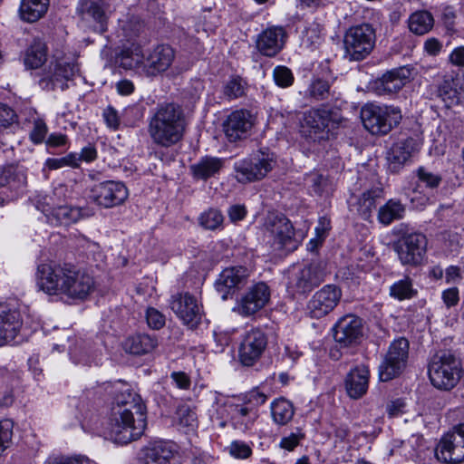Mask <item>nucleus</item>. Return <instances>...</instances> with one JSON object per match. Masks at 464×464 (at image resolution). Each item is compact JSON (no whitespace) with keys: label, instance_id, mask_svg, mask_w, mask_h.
<instances>
[{"label":"nucleus","instance_id":"1","mask_svg":"<svg viewBox=\"0 0 464 464\" xmlns=\"http://www.w3.org/2000/svg\"><path fill=\"white\" fill-rule=\"evenodd\" d=\"M36 281L45 294L71 300H84L95 285L89 273L71 265L41 264L37 267Z\"/></svg>","mask_w":464,"mask_h":464},{"label":"nucleus","instance_id":"2","mask_svg":"<svg viewBox=\"0 0 464 464\" xmlns=\"http://www.w3.org/2000/svg\"><path fill=\"white\" fill-rule=\"evenodd\" d=\"M186 127L184 111L174 102L159 104L148 121L149 136L160 148H169L182 140Z\"/></svg>","mask_w":464,"mask_h":464},{"label":"nucleus","instance_id":"3","mask_svg":"<svg viewBox=\"0 0 464 464\" xmlns=\"http://www.w3.org/2000/svg\"><path fill=\"white\" fill-rule=\"evenodd\" d=\"M121 407H112L108 426L111 440L119 444H127L140 439L147 427L146 406L140 395Z\"/></svg>","mask_w":464,"mask_h":464},{"label":"nucleus","instance_id":"4","mask_svg":"<svg viewBox=\"0 0 464 464\" xmlns=\"http://www.w3.org/2000/svg\"><path fill=\"white\" fill-rule=\"evenodd\" d=\"M428 374L431 384L442 391H450L462 375L460 360L449 350L436 353L430 359Z\"/></svg>","mask_w":464,"mask_h":464},{"label":"nucleus","instance_id":"5","mask_svg":"<svg viewBox=\"0 0 464 464\" xmlns=\"http://www.w3.org/2000/svg\"><path fill=\"white\" fill-rule=\"evenodd\" d=\"M376 34L373 26L367 23L353 25L343 36L345 57L350 61H362L373 50Z\"/></svg>","mask_w":464,"mask_h":464},{"label":"nucleus","instance_id":"6","mask_svg":"<svg viewBox=\"0 0 464 464\" xmlns=\"http://www.w3.org/2000/svg\"><path fill=\"white\" fill-rule=\"evenodd\" d=\"M364 128L373 135H384L401 120V111L392 106L366 104L361 111Z\"/></svg>","mask_w":464,"mask_h":464},{"label":"nucleus","instance_id":"7","mask_svg":"<svg viewBox=\"0 0 464 464\" xmlns=\"http://www.w3.org/2000/svg\"><path fill=\"white\" fill-rule=\"evenodd\" d=\"M325 273L319 262L293 266L288 272L287 291L293 296L305 295L324 281Z\"/></svg>","mask_w":464,"mask_h":464},{"label":"nucleus","instance_id":"8","mask_svg":"<svg viewBox=\"0 0 464 464\" xmlns=\"http://www.w3.org/2000/svg\"><path fill=\"white\" fill-rule=\"evenodd\" d=\"M265 227L273 239L275 249L292 252L298 247L295 228L285 215L269 214L266 218Z\"/></svg>","mask_w":464,"mask_h":464},{"label":"nucleus","instance_id":"9","mask_svg":"<svg viewBox=\"0 0 464 464\" xmlns=\"http://www.w3.org/2000/svg\"><path fill=\"white\" fill-rule=\"evenodd\" d=\"M437 459L445 464L464 461V424L454 426L440 440L435 449Z\"/></svg>","mask_w":464,"mask_h":464},{"label":"nucleus","instance_id":"10","mask_svg":"<svg viewBox=\"0 0 464 464\" xmlns=\"http://www.w3.org/2000/svg\"><path fill=\"white\" fill-rule=\"evenodd\" d=\"M392 247L402 265L418 266L426 253L427 238L422 233L406 230Z\"/></svg>","mask_w":464,"mask_h":464},{"label":"nucleus","instance_id":"11","mask_svg":"<svg viewBox=\"0 0 464 464\" xmlns=\"http://www.w3.org/2000/svg\"><path fill=\"white\" fill-rule=\"evenodd\" d=\"M409 347V341L403 337L394 340L390 344L379 367V378L382 382H389L401 373L407 364Z\"/></svg>","mask_w":464,"mask_h":464},{"label":"nucleus","instance_id":"12","mask_svg":"<svg viewBox=\"0 0 464 464\" xmlns=\"http://www.w3.org/2000/svg\"><path fill=\"white\" fill-rule=\"evenodd\" d=\"M76 14L85 26L94 32L103 34L107 31L111 10L105 0H80L76 7Z\"/></svg>","mask_w":464,"mask_h":464},{"label":"nucleus","instance_id":"13","mask_svg":"<svg viewBox=\"0 0 464 464\" xmlns=\"http://www.w3.org/2000/svg\"><path fill=\"white\" fill-rule=\"evenodd\" d=\"M273 158L264 151H258L248 158L235 162L237 179L240 182H251L263 179L274 167Z\"/></svg>","mask_w":464,"mask_h":464},{"label":"nucleus","instance_id":"14","mask_svg":"<svg viewBox=\"0 0 464 464\" xmlns=\"http://www.w3.org/2000/svg\"><path fill=\"white\" fill-rule=\"evenodd\" d=\"M129 197V190L121 181L106 180L94 184L90 190L92 202L103 208L122 205Z\"/></svg>","mask_w":464,"mask_h":464},{"label":"nucleus","instance_id":"15","mask_svg":"<svg viewBox=\"0 0 464 464\" xmlns=\"http://www.w3.org/2000/svg\"><path fill=\"white\" fill-rule=\"evenodd\" d=\"M421 147L422 139L418 135L399 138L387 153L389 169L398 172L420 152Z\"/></svg>","mask_w":464,"mask_h":464},{"label":"nucleus","instance_id":"16","mask_svg":"<svg viewBox=\"0 0 464 464\" xmlns=\"http://www.w3.org/2000/svg\"><path fill=\"white\" fill-rule=\"evenodd\" d=\"M79 72L80 67L75 58H63L55 63L50 74L42 78L39 83L46 91H63L68 87L67 82L72 81Z\"/></svg>","mask_w":464,"mask_h":464},{"label":"nucleus","instance_id":"17","mask_svg":"<svg viewBox=\"0 0 464 464\" xmlns=\"http://www.w3.org/2000/svg\"><path fill=\"white\" fill-rule=\"evenodd\" d=\"M170 308L189 328H196L201 322L203 310L195 296L188 292L171 296Z\"/></svg>","mask_w":464,"mask_h":464},{"label":"nucleus","instance_id":"18","mask_svg":"<svg viewBox=\"0 0 464 464\" xmlns=\"http://www.w3.org/2000/svg\"><path fill=\"white\" fill-rule=\"evenodd\" d=\"M267 346L266 334L258 328H253L244 334L239 349V362L244 366H253L262 356Z\"/></svg>","mask_w":464,"mask_h":464},{"label":"nucleus","instance_id":"19","mask_svg":"<svg viewBox=\"0 0 464 464\" xmlns=\"http://www.w3.org/2000/svg\"><path fill=\"white\" fill-rule=\"evenodd\" d=\"M342 290L335 285H326L316 291L307 304V311L313 318H322L339 304Z\"/></svg>","mask_w":464,"mask_h":464},{"label":"nucleus","instance_id":"20","mask_svg":"<svg viewBox=\"0 0 464 464\" xmlns=\"http://www.w3.org/2000/svg\"><path fill=\"white\" fill-rule=\"evenodd\" d=\"M362 320L354 314L341 317L333 328L334 339L341 347L358 344L362 337Z\"/></svg>","mask_w":464,"mask_h":464},{"label":"nucleus","instance_id":"21","mask_svg":"<svg viewBox=\"0 0 464 464\" xmlns=\"http://www.w3.org/2000/svg\"><path fill=\"white\" fill-rule=\"evenodd\" d=\"M270 299V289L266 284L260 282L251 286L237 301L234 311L247 317L260 311Z\"/></svg>","mask_w":464,"mask_h":464},{"label":"nucleus","instance_id":"22","mask_svg":"<svg viewBox=\"0 0 464 464\" xmlns=\"http://www.w3.org/2000/svg\"><path fill=\"white\" fill-rule=\"evenodd\" d=\"M331 111L324 108H312L305 111L302 120V131L314 141L328 137Z\"/></svg>","mask_w":464,"mask_h":464},{"label":"nucleus","instance_id":"23","mask_svg":"<svg viewBox=\"0 0 464 464\" xmlns=\"http://www.w3.org/2000/svg\"><path fill=\"white\" fill-rule=\"evenodd\" d=\"M217 411L218 414L221 415V418H224L225 412H227V417L232 421L234 427L242 430H249L258 418L257 409L249 406L246 402L233 403L227 401Z\"/></svg>","mask_w":464,"mask_h":464},{"label":"nucleus","instance_id":"24","mask_svg":"<svg viewBox=\"0 0 464 464\" xmlns=\"http://www.w3.org/2000/svg\"><path fill=\"white\" fill-rule=\"evenodd\" d=\"M286 39L287 33L283 26H269L257 35L256 47L262 55L275 57L284 48Z\"/></svg>","mask_w":464,"mask_h":464},{"label":"nucleus","instance_id":"25","mask_svg":"<svg viewBox=\"0 0 464 464\" xmlns=\"http://www.w3.org/2000/svg\"><path fill=\"white\" fill-rule=\"evenodd\" d=\"M175 58L174 50L168 44L156 46L141 63L142 72L149 77L167 71Z\"/></svg>","mask_w":464,"mask_h":464},{"label":"nucleus","instance_id":"26","mask_svg":"<svg viewBox=\"0 0 464 464\" xmlns=\"http://www.w3.org/2000/svg\"><path fill=\"white\" fill-rule=\"evenodd\" d=\"M254 125L253 115L247 110H237L232 111L223 124L224 132L229 141L246 138Z\"/></svg>","mask_w":464,"mask_h":464},{"label":"nucleus","instance_id":"27","mask_svg":"<svg viewBox=\"0 0 464 464\" xmlns=\"http://www.w3.org/2000/svg\"><path fill=\"white\" fill-rule=\"evenodd\" d=\"M248 277V270L244 266H232L224 269L216 281L217 291L221 295V298L226 300L229 295L235 292V289L240 288L246 285Z\"/></svg>","mask_w":464,"mask_h":464},{"label":"nucleus","instance_id":"28","mask_svg":"<svg viewBox=\"0 0 464 464\" xmlns=\"http://www.w3.org/2000/svg\"><path fill=\"white\" fill-rule=\"evenodd\" d=\"M23 322L20 313L0 303V346L10 343L21 330Z\"/></svg>","mask_w":464,"mask_h":464},{"label":"nucleus","instance_id":"29","mask_svg":"<svg viewBox=\"0 0 464 464\" xmlns=\"http://www.w3.org/2000/svg\"><path fill=\"white\" fill-rule=\"evenodd\" d=\"M410 76L411 71L406 67L392 69L375 80L372 88L379 95L392 94L406 84Z\"/></svg>","mask_w":464,"mask_h":464},{"label":"nucleus","instance_id":"30","mask_svg":"<svg viewBox=\"0 0 464 464\" xmlns=\"http://www.w3.org/2000/svg\"><path fill=\"white\" fill-rule=\"evenodd\" d=\"M370 372L366 365L360 364L353 368L346 376L345 388L353 399L362 397L369 386Z\"/></svg>","mask_w":464,"mask_h":464},{"label":"nucleus","instance_id":"31","mask_svg":"<svg viewBox=\"0 0 464 464\" xmlns=\"http://www.w3.org/2000/svg\"><path fill=\"white\" fill-rule=\"evenodd\" d=\"M142 452L143 464H171L174 457L171 445L163 440L150 441Z\"/></svg>","mask_w":464,"mask_h":464},{"label":"nucleus","instance_id":"32","mask_svg":"<svg viewBox=\"0 0 464 464\" xmlns=\"http://www.w3.org/2000/svg\"><path fill=\"white\" fill-rule=\"evenodd\" d=\"M334 80L329 81L323 77L314 76L306 90L304 97L312 102H323L335 97V91L333 90Z\"/></svg>","mask_w":464,"mask_h":464},{"label":"nucleus","instance_id":"33","mask_svg":"<svg viewBox=\"0 0 464 464\" xmlns=\"http://www.w3.org/2000/svg\"><path fill=\"white\" fill-rule=\"evenodd\" d=\"M158 346V339L155 335L138 334L128 337L123 344L127 353L135 355L146 354L152 352Z\"/></svg>","mask_w":464,"mask_h":464},{"label":"nucleus","instance_id":"34","mask_svg":"<svg viewBox=\"0 0 464 464\" xmlns=\"http://www.w3.org/2000/svg\"><path fill=\"white\" fill-rule=\"evenodd\" d=\"M383 197V190L381 188H372L364 191L353 207L364 220H369L373 210L376 208L377 200Z\"/></svg>","mask_w":464,"mask_h":464},{"label":"nucleus","instance_id":"35","mask_svg":"<svg viewBox=\"0 0 464 464\" xmlns=\"http://www.w3.org/2000/svg\"><path fill=\"white\" fill-rule=\"evenodd\" d=\"M224 166L223 160L216 157H204L190 167L193 177L207 180L218 174Z\"/></svg>","mask_w":464,"mask_h":464},{"label":"nucleus","instance_id":"36","mask_svg":"<svg viewBox=\"0 0 464 464\" xmlns=\"http://www.w3.org/2000/svg\"><path fill=\"white\" fill-rule=\"evenodd\" d=\"M50 0H22L20 17L28 23L38 21L47 12Z\"/></svg>","mask_w":464,"mask_h":464},{"label":"nucleus","instance_id":"37","mask_svg":"<svg viewBox=\"0 0 464 464\" xmlns=\"http://www.w3.org/2000/svg\"><path fill=\"white\" fill-rule=\"evenodd\" d=\"M405 212L406 208L401 200L392 198L380 207L377 218L381 224L388 226L395 220L403 218Z\"/></svg>","mask_w":464,"mask_h":464},{"label":"nucleus","instance_id":"38","mask_svg":"<svg viewBox=\"0 0 464 464\" xmlns=\"http://www.w3.org/2000/svg\"><path fill=\"white\" fill-rule=\"evenodd\" d=\"M26 183V169L22 166H8L0 170V187L8 185L11 188L18 189Z\"/></svg>","mask_w":464,"mask_h":464},{"label":"nucleus","instance_id":"39","mask_svg":"<svg viewBox=\"0 0 464 464\" xmlns=\"http://www.w3.org/2000/svg\"><path fill=\"white\" fill-rule=\"evenodd\" d=\"M459 81L458 78L445 76L438 85L437 94L448 107L459 102Z\"/></svg>","mask_w":464,"mask_h":464},{"label":"nucleus","instance_id":"40","mask_svg":"<svg viewBox=\"0 0 464 464\" xmlns=\"http://www.w3.org/2000/svg\"><path fill=\"white\" fill-rule=\"evenodd\" d=\"M434 25L432 14L426 10L411 14L408 19V26L411 33L417 35L428 34Z\"/></svg>","mask_w":464,"mask_h":464},{"label":"nucleus","instance_id":"41","mask_svg":"<svg viewBox=\"0 0 464 464\" xmlns=\"http://www.w3.org/2000/svg\"><path fill=\"white\" fill-rule=\"evenodd\" d=\"M82 217V210L70 206H57L53 208L52 216L48 219L53 225L68 226L77 222Z\"/></svg>","mask_w":464,"mask_h":464},{"label":"nucleus","instance_id":"42","mask_svg":"<svg viewBox=\"0 0 464 464\" xmlns=\"http://www.w3.org/2000/svg\"><path fill=\"white\" fill-rule=\"evenodd\" d=\"M294 413L293 404L284 398L276 399L271 404L273 420L279 425L287 424L293 419Z\"/></svg>","mask_w":464,"mask_h":464},{"label":"nucleus","instance_id":"43","mask_svg":"<svg viewBox=\"0 0 464 464\" xmlns=\"http://www.w3.org/2000/svg\"><path fill=\"white\" fill-rule=\"evenodd\" d=\"M46 57L45 44L41 41H34L25 53L24 65L30 69H37L45 63Z\"/></svg>","mask_w":464,"mask_h":464},{"label":"nucleus","instance_id":"44","mask_svg":"<svg viewBox=\"0 0 464 464\" xmlns=\"http://www.w3.org/2000/svg\"><path fill=\"white\" fill-rule=\"evenodd\" d=\"M418 291L413 287L412 279L404 276L390 286V295L399 301L409 300L415 297Z\"/></svg>","mask_w":464,"mask_h":464},{"label":"nucleus","instance_id":"45","mask_svg":"<svg viewBox=\"0 0 464 464\" xmlns=\"http://www.w3.org/2000/svg\"><path fill=\"white\" fill-rule=\"evenodd\" d=\"M177 424L179 429L188 433L197 427L198 420L196 412L193 411L188 406L182 405L177 410Z\"/></svg>","mask_w":464,"mask_h":464},{"label":"nucleus","instance_id":"46","mask_svg":"<svg viewBox=\"0 0 464 464\" xmlns=\"http://www.w3.org/2000/svg\"><path fill=\"white\" fill-rule=\"evenodd\" d=\"M224 217L222 213L216 208H208L198 217V224L208 230H217L222 227Z\"/></svg>","mask_w":464,"mask_h":464},{"label":"nucleus","instance_id":"47","mask_svg":"<svg viewBox=\"0 0 464 464\" xmlns=\"http://www.w3.org/2000/svg\"><path fill=\"white\" fill-rule=\"evenodd\" d=\"M322 41L321 25L315 22L308 24L302 33V44L307 48H315Z\"/></svg>","mask_w":464,"mask_h":464},{"label":"nucleus","instance_id":"48","mask_svg":"<svg viewBox=\"0 0 464 464\" xmlns=\"http://www.w3.org/2000/svg\"><path fill=\"white\" fill-rule=\"evenodd\" d=\"M14 422L9 419L0 420V455L13 444Z\"/></svg>","mask_w":464,"mask_h":464},{"label":"nucleus","instance_id":"49","mask_svg":"<svg viewBox=\"0 0 464 464\" xmlns=\"http://www.w3.org/2000/svg\"><path fill=\"white\" fill-rule=\"evenodd\" d=\"M273 78L276 84L281 88L291 86L295 80L292 71L284 65H278L274 68Z\"/></svg>","mask_w":464,"mask_h":464},{"label":"nucleus","instance_id":"50","mask_svg":"<svg viewBox=\"0 0 464 464\" xmlns=\"http://www.w3.org/2000/svg\"><path fill=\"white\" fill-rule=\"evenodd\" d=\"M416 174L419 182L424 184L426 188L431 189L437 188L442 181V178L440 175L435 174L428 170L425 167L418 168V169L416 170Z\"/></svg>","mask_w":464,"mask_h":464},{"label":"nucleus","instance_id":"51","mask_svg":"<svg viewBox=\"0 0 464 464\" xmlns=\"http://www.w3.org/2000/svg\"><path fill=\"white\" fill-rule=\"evenodd\" d=\"M307 181L311 183V188L315 194H327L332 189V185L329 179L322 174L311 173L307 177Z\"/></svg>","mask_w":464,"mask_h":464},{"label":"nucleus","instance_id":"52","mask_svg":"<svg viewBox=\"0 0 464 464\" xmlns=\"http://www.w3.org/2000/svg\"><path fill=\"white\" fill-rule=\"evenodd\" d=\"M119 387L115 388V395L113 399V407H121L127 402L134 399L132 395H139L132 391L126 383L118 382Z\"/></svg>","mask_w":464,"mask_h":464},{"label":"nucleus","instance_id":"53","mask_svg":"<svg viewBox=\"0 0 464 464\" xmlns=\"http://www.w3.org/2000/svg\"><path fill=\"white\" fill-rule=\"evenodd\" d=\"M34 204L36 208L46 216L47 219L52 216L53 208H56L58 206L53 197L47 194L37 195L34 199Z\"/></svg>","mask_w":464,"mask_h":464},{"label":"nucleus","instance_id":"54","mask_svg":"<svg viewBox=\"0 0 464 464\" xmlns=\"http://www.w3.org/2000/svg\"><path fill=\"white\" fill-rule=\"evenodd\" d=\"M90 460L87 457L82 455L65 456L53 455L50 456L44 464H89Z\"/></svg>","mask_w":464,"mask_h":464},{"label":"nucleus","instance_id":"55","mask_svg":"<svg viewBox=\"0 0 464 464\" xmlns=\"http://www.w3.org/2000/svg\"><path fill=\"white\" fill-rule=\"evenodd\" d=\"M244 93L245 87L242 79L239 77L230 79L224 87V95L230 100L239 98Z\"/></svg>","mask_w":464,"mask_h":464},{"label":"nucleus","instance_id":"56","mask_svg":"<svg viewBox=\"0 0 464 464\" xmlns=\"http://www.w3.org/2000/svg\"><path fill=\"white\" fill-rule=\"evenodd\" d=\"M146 320L148 325L152 328L159 330L165 324V316L157 309L149 307L146 311Z\"/></svg>","mask_w":464,"mask_h":464},{"label":"nucleus","instance_id":"57","mask_svg":"<svg viewBox=\"0 0 464 464\" xmlns=\"http://www.w3.org/2000/svg\"><path fill=\"white\" fill-rule=\"evenodd\" d=\"M443 50V44L436 37H429L423 43V52L428 56L436 57Z\"/></svg>","mask_w":464,"mask_h":464},{"label":"nucleus","instance_id":"58","mask_svg":"<svg viewBox=\"0 0 464 464\" xmlns=\"http://www.w3.org/2000/svg\"><path fill=\"white\" fill-rule=\"evenodd\" d=\"M47 133V126L42 120H37L34 123V128L30 133L32 141L35 144L44 141Z\"/></svg>","mask_w":464,"mask_h":464},{"label":"nucleus","instance_id":"59","mask_svg":"<svg viewBox=\"0 0 464 464\" xmlns=\"http://www.w3.org/2000/svg\"><path fill=\"white\" fill-rule=\"evenodd\" d=\"M304 437V435L301 432H292L288 436L282 438L279 446L284 450L292 451L296 446L299 445Z\"/></svg>","mask_w":464,"mask_h":464},{"label":"nucleus","instance_id":"60","mask_svg":"<svg viewBox=\"0 0 464 464\" xmlns=\"http://www.w3.org/2000/svg\"><path fill=\"white\" fill-rule=\"evenodd\" d=\"M229 452L235 458L246 459L252 454V450L244 442L234 441L230 445Z\"/></svg>","mask_w":464,"mask_h":464},{"label":"nucleus","instance_id":"61","mask_svg":"<svg viewBox=\"0 0 464 464\" xmlns=\"http://www.w3.org/2000/svg\"><path fill=\"white\" fill-rule=\"evenodd\" d=\"M16 120L14 111L3 103H0V126L6 128L13 124Z\"/></svg>","mask_w":464,"mask_h":464},{"label":"nucleus","instance_id":"62","mask_svg":"<svg viewBox=\"0 0 464 464\" xmlns=\"http://www.w3.org/2000/svg\"><path fill=\"white\" fill-rule=\"evenodd\" d=\"M103 119L105 121L106 125L113 130H117L120 126V117L118 115L117 111L111 107L108 106L103 111Z\"/></svg>","mask_w":464,"mask_h":464},{"label":"nucleus","instance_id":"63","mask_svg":"<svg viewBox=\"0 0 464 464\" xmlns=\"http://www.w3.org/2000/svg\"><path fill=\"white\" fill-rule=\"evenodd\" d=\"M450 64L459 68H464V45L455 47L449 54Z\"/></svg>","mask_w":464,"mask_h":464},{"label":"nucleus","instance_id":"64","mask_svg":"<svg viewBox=\"0 0 464 464\" xmlns=\"http://www.w3.org/2000/svg\"><path fill=\"white\" fill-rule=\"evenodd\" d=\"M170 378L175 383L176 387L181 390H189L191 385L190 377L184 372H173Z\"/></svg>","mask_w":464,"mask_h":464}]
</instances>
